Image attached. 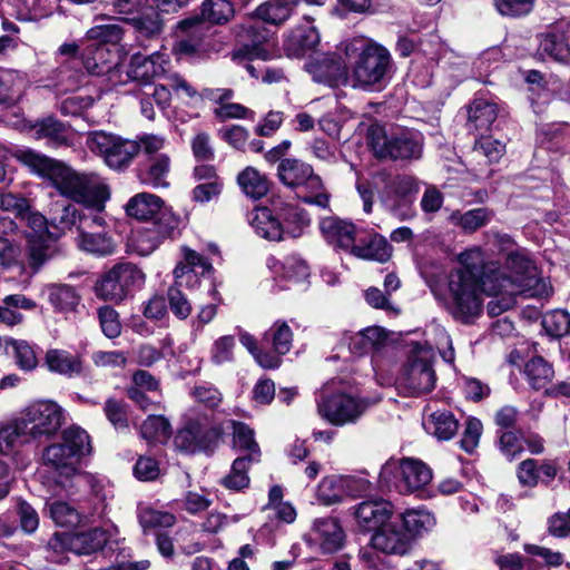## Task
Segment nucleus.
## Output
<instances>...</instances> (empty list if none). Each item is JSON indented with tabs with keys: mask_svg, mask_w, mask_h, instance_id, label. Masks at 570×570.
<instances>
[{
	"mask_svg": "<svg viewBox=\"0 0 570 570\" xmlns=\"http://www.w3.org/2000/svg\"><path fill=\"white\" fill-rule=\"evenodd\" d=\"M43 463L59 474L71 476L76 474L79 459L63 443L47 446L42 454Z\"/></svg>",
	"mask_w": 570,
	"mask_h": 570,
	"instance_id": "29",
	"label": "nucleus"
},
{
	"mask_svg": "<svg viewBox=\"0 0 570 570\" xmlns=\"http://www.w3.org/2000/svg\"><path fill=\"white\" fill-rule=\"evenodd\" d=\"M124 32L119 23L96 24L87 31V38L104 43H117L122 39Z\"/></svg>",
	"mask_w": 570,
	"mask_h": 570,
	"instance_id": "58",
	"label": "nucleus"
},
{
	"mask_svg": "<svg viewBox=\"0 0 570 570\" xmlns=\"http://www.w3.org/2000/svg\"><path fill=\"white\" fill-rule=\"evenodd\" d=\"M264 340L271 341L273 351L278 355H285L292 347L293 332L286 322L276 321L265 333Z\"/></svg>",
	"mask_w": 570,
	"mask_h": 570,
	"instance_id": "49",
	"label": "nucleus"
},
{
	"mask_svg": "<svg viewBox=\"0 0 570 570\" xmlns=\"http://www.w3.org/2000/svg\"><path fill=\"white\" fill-rule=\"evenodd\" d=\"M144 282L145 274L135 264L118 263L100 276L95 285V293L99 298L119 303Z\"/></svg>",
	"mask_w": 570,
	"mask_h": 570,
	"instance_id": "5",
	"label": "nucleus"
},
{
	"mask_svg": "<svg viewBox=\"0 0 570 570\" xmlns=\"http://www.w3.org/2000/svg\"><path fill=\"white\" fill-rule=\"evenodd\" d=\"M254 461L245 458H236L232 464L230 472L222 479V484L234 491H240L248 488L250 479L247 474Z\"/></svg>",
	"mask_w": 570,
	"mask_h": 570,
	"instance_id": "48",
	"label": "nucleus"
},
{
	"mask_svg": "<svg viewBox=\"0 0 570 570\" xmlns=\"http://www.w3.org/2000/svg\"><path fill=\"white\" fill-rule=\"evenodd\" d=\"M367 139L371 150L379 159L413 161L423 154V136L413 129H397L387 134L382 126L372 125Z\"/></svg>",
	"mask_w": 570,
	"mask_h": 570,
	"instance_id": "2",
	"label": "nucleus"
},
{
	"mask_svg": "<svg viewBox=\"0 0 570 570\" xmlns=\"http://www.w3.org/2000/svg\"><path fill=\"white\" fill-rule=\"evenodd\" d=\"M458 421L453 414L446 411L434 412L428 421V430L440 440L451 439L458 431Z\"/></svg>",
	"mask_w": 570,
	"mask_h": 570,
	"instance_id": "51",
	"label": "nucleus"
},
{
	"mask_svg": "<svg viewBox=\"0 0 570 570\" xmlns=\"http://www.w3.org/2000/svg\"><path fill=\"white\" fill-rule=\"evenodd\" d=\"M202 20L213 24H223L234 16V7L228 0H205L200 11Z\"/></svg>",
	"mask_w": 570,
	"mask_h": 570,
	"instance_id": "46",
	"label": "nucleus"
},
{
	"mask_svg": "<svg viewBox=\"0 0 570 570\" xmlns=\"http://www.w3.org/2000/svg\"><path fill=\"white\" fill-rule=\"evenodd\" d=\"M346 55H356L352 71L355 81L362 87L381 85L391 72L392 57L379 43L354 40L347 45Z\"/></svg>",
	"mask_w": 570,
	"mask_h": 570,
	"instance_id": "3",
	"label": "nucleus"
},
{
	"mask_svg": "<svg viewBox=\"0 0 570 570\" xmlns=\"http://www.w3.org/2000/svg\"><path fill=\"white\" fill-rule=\"evenodd\" d=\"M539 52L554 60H566L570 56L569 39L560 31L541 35Z\"/></svg>",
	"mask_w": 570,
	"mask_h": 570,
	"instance_id": "37",
	"label": "nucleus"
},
{
	"mask_svg": "<svg viewBox=\"0 0 570 570\" xmlns=\"http://www.w3.org/2000/svg\"><path fill=\"white\" fill-rule=\"evenodd\" d=\"M346 534L341 521L334 517H322L313 520L305 534V541L317 547L323 553L332 554L340 551L345 543Z\"/></svg>",
	"mask_w": 570,
	"mask_h": 570,
	"instance_id": "13",
	"label": "nucleus"
},
{
	"mask_svg": "<svg viewBox=\"0 0 570 570\" xmlns=\"http://www.w3.org/2000/svg\"><path fill=\"white\" fill-rule=\"evenodd\" d=\"M434 352L430 347H415L409 356L402 386L411 396H421L430 393L436 382L432 366Z\"/></svg>",
	"mask_w": 570,
	"mask_h": 570,
	"instance_id": "8",
	"label": "nucleus"
},
{
	"mask_svg": "<svg viewBox=\"0 0 570 570\" xmlns=\"http://www.w3.org/2000/svg\"><path fill=\"white\" fill-rule=\"evenodd\" d=\"M101 212H97L95 208L87 207L78 208L75 205L63 206L58 216H55L52 219L56 226L62 230L65 229H76L79 234L82 229L90 227V224H94L95 218Z\"/></svg>",
	"mask_w": 570,
	"mask_h": 570,
	"instance_id": "28",
	"label": "nucleus"
},
{
	"mask_svg": "<svg viewBox=\"0 0 570 570\" xmlns=\"http://www.w3.org/2000/svg\"><path fill=\"white\" fill-rule=\"evenodd\" d=\"M108 49L104 45L88 46L81 53V60L88 73L94 76H102L112 69V65L108 62Z\"/></svg>",
	"mask_w": 570,
	"mask_h": 570,
	"instance_id": "38",
	"label": "nucleus"
},
{
	"mask_svg": "<svg viewBox=\"0 0 570 570\" xmlns=\"http://www.w3.org/2000/svg\"><path fill=\"white\" fill-rule=\"evenodd\" d=\"M138 520L145 531L151 529L170 528L176 523L174 514L156 510L151 507H140Z\"/></svg>",
	"mask_w": 570,
	"mask_h": 570,
	"instance_id": "53",
	"label": "nucleus"
},
{
	"mask_svg": "<svg viewBox=\"0 0 570 570\" xmlns=\"http://www.w3.org/2000/svg\"><path fill=\"white\" fill-rule=\"evenodd\" d=\"M107 539L105 530L94 528L78 533H55L49 544L55 549L61 548L76 554H90L100 550Z\"/></svg>",
	"mask_w": 570,
	"mask_h": 570,
	"instance_id": "14",
	"label": "nucleus"
},
{
	"mask_svg": "<svg viewBox=\"0 0 570 570\" xmlns=\"http://www.w3.org/2000/svg\"><path fill=\"white\" fill-rule=\"evenodd\" d=\"M98 317L104 334L115 338L121 333V324L118 313L110 306H102L98 309Z\"/></svg>",
	"mask_w": 570,
	"mask_h": 570,
	"instance_id": "62",
	"label": "nucleus"
},
{
	"mask_svg": "<svg viewBox=\"0 0 570 570\" xmlns=\"http://www.w3.org/2000/svg\"><path fill=\"white\" fill-rule=\"evenodd\" d=\"M232 425L234 449L240 453L237 458H245L258 463L262 452L254 439V431L242 422L232 421Z\"/></svg>",
	"mask_w": 570,
	"mask_h": 570,
	"instance_id": "33",
	"label": "nucleus"
},
{
	"mask_svg": "<svg viewBox=\"0 0 570 570\" xmlns=\"http://www.w3.org/2000/svg\"><path fill=\"white\" fill-rule=\"evenodd\" d=\"M21 160L39 175L51 180L57 190L78 204L102 212L110 197L108 186L94 173H78L47 156L28 150Z\"/></svg>",
	"mask_w": 570,
	"mask_h": 570,
	"instance_id": "1",
	"label": "nucleus"
},
{
	"mask_svg": "<svg viewBox=\"0 0 570 570\" xmlns=\"http://www.w3.org/2000/svg\"><path fill=\"white\" fill-rule=\"evenodd\" d=\"M124 21L130 23L140 37L148 39L159 36L164 29L161 11L156 7L138 17L124 19Z\"/></svg>",
	"mask_w": 570,
	"mask_h": 570,
	"instance_id": "36",
	"label": "nucleus"
},
{
	"mask_svg": "<svg viewBox=\"0 0 570 570\" xmlns=\"http://www.w3.org/2000/svg\"><path fill=\"white\" fill-rule=\"evenodd\" d=\"M163 206L164 200L159 196L149 193H139L128 200L126 213L128 216L139 220H147L158 214Z\"/></svg>",
	"mask_w": 570,
	"mask_h": 570,
	"instance_id": "34",
	"label": "nucleus"
},
{
	"mask_svg": "<svg viewBox=\"0 0 570 570\" xmlns=\"http://www.w3.org/2000/svg\"><path fill=\"white\" fill-rule=\"evenodd\" d=\"M33 129L37 138L48 139V144L52 147L72 146L73 137L69 127L53 117L39 120Z\"/></svg>",
	"mask_w": 570,
	"mask_h": 570,
	"instance_id": "32",
	"label": "nucleus"
},
{
	"mask_svg": "<svg viewBox=\"0 0 570 570\" xmlns=\"http://www.w3.org/2000/svg\"><path fill=\"white\" fill-rule=\"evenodd\" d=\"M135 156H137L136 142L118 137L105 163L112 169L122 170L131 164Z\"/></svg>",
	"mask_w": 570,
	"mask_h": 570,
	"instance_id": "41",
	"label": "nucleus"
},
{
	"mask_svg": "<svg viewBox=\"0 0 570 570\" xmlns=\"http://www.w3.org/2000/svg\"><path fill=\"white\" fill-rule=\"evenodd\" d=\"M105 224L106 220L100 213L90 227L78 234L79 248L100 256L111 255L116 249V244L110 236L104 233Z\"/></svg>",
	"mask_w": 570,
	"mask_h": 570,
	"instance_id": "21",
	"label": "nucleus"
},
{
	"mask_svg": "<svg viewBox=\"0 0 570 570\" xmlns=\"http://www.w3.org/2000/svg\"><path fill=\"white\" fill-rule=\"evenodd\" d=\"M350 254L361 259L385 263L392 256V246L377 233L360 230Z\"/></svg>",
	"mask_w": 570,
	"mask_h": 570,
	"instance_id": "20",
	"label": "nucleus"
},
{
	"mask_svg": "<svg viewBox=\"0 0 570 570\" xmlns=\"http://www.w3.org/2000/svg\"><path fill=\"white\" fill-rule=\"evenodd\" d=\"M371 542L373 548L383 553L404 556L411 550L413 540L410 532L395 519L377 530Z\"/></svg>",
	"mask_w": 570,
	"mask_h": 570,
	"instance_id": "15",
	"label": "nucleus"
},
{
	"mask_svg": "<svg viewBox=\"0 0 570 570\" xmlns=\"http://www.w3.org/2000/svg\"><path fill=\"white\" fill-rule=\"evenodd\" d=\"M524 374L534 390H542L552 381L554 371L543 357L534 356L525 363Z\"/></svg>",
	"mask_w": 570,
	"mask_h": 570,
	"instance_id": "39",
	"label": "nucleus"
},
{
	"mask_svg": "<svg viewBox=\"0 0 570 570\" xmlns=\"http://www.w3.org/2000/svg\"><path fill=\"white\" fill-rule=\"evenodd\" d=\"M3 305L0 306V323L7 325H16L22 321V314L17 309L30 311L36 307V303L21 294L8 295L2 301Z\"/></svg>",
	"mask_w": 570,
	"mask_h": 570,
	"instance_id": "40",
	"label": "nucleus"
},
{
	"mask_svg": "<svg viewBox=\"0 0 570 570\" xmlns=\"http://www.w3.org/2000/svg\"><path fill=\"white\" fill-rule=\"evenodd\" d=\"M491 213L487 208H475L460 215L458 225L466 232H474L488 224Z\"/></svg>",
	"mask_w": 570,
	"mask_h": 570,
	"instance_id": "63",
	"label": "nucleus"
},
{
	"mask_svg": "<svg viewBox=\"0 0 570 570\" xmlns=\"http://www.w3.org/2000/svg\"><path fill=\"white\" fill-rule=\"evenodd\" d=\"M183 32L175 45V50L183 55H194L203 50L207 27L198 18L185 19L178 23Z\"/></svg>",
	"mask_w": 570,
	"mask_h": 570,
	"instance_id": "24",
	"label": "nucleus"
},
{
	"mask_svg": "<svg viewBox=\"0 0 570 570\" xmlns=\"http://www.w3.org/2000/svg\"><path fill=\"white\" fill-rule=\"evenodd\" d=\"M400 470L402 479L399 487L404 492L417 491L432 480L431 469L419 460L403 459Z\"/></svg>",
	"mask_w": 570,
	"mask_h": 570,
	"instance_id": "27",
	"label": "nucleus"
},
{
	"mask_svg": "<svg viewBox=\"0 0 570 570\" xmlns=\"http://www.w3.org/2000/svg\"><path fill=\"white\" fill-rule=\"evenodd\" d=\"M48 512L59 527H76L81 522V512L72 504L56 500L47 503Z\"/></svg>",
	"mask_w": 570,
	"mask_h": 570,
	"instance_id": "45",
	"label": "nucleus"
},
{
	"mask_svg": "<svg viewBox=\"0 0 570 570\" xmlns=\"http://www.w3.org/2000/svg\"><path fill=\"white\" fill-rule=\"evenodd\" d=\"M460 263L463 265V268L458 269L456 272H472L473 275L479 281H483L489 274L483 273V254L480 248H472L463 252L460 257Z\"/></svg>",
	"mask_w": 570,
	"mask_h": 570,
	"instance_id": "60",
	"label": "nucleus"
},
{
	"mask_svg": "<svg viewBox=\"0 0 570 570\" xmlns=\"http://www.w3.org/2000/svg\"><path fill=\"white\" fill-rule=\"evenodd\" d=\"M239 47L232 52L234 61L265 60L267 51L262 47L267 42L269 31L257 21L248 20L234 29Z\"/></svg>",
	"mask_w": 570,
	"mask_h": 570,
	"instance_id": "12",
	"label": "nucleus"
},
{
	"mask_svg": "<svg viewBox=\"0 0 570 570\" xmlns=\"http://www.w3.org/2000/svg\"><path fill=\"white\" fill-rule=\"evenodd\" d=\"M58 254L59 248L55 242L42 236H30L26 247L24 262L31 273L36 274Z\"/></svg>",
	"mask_w": 570,
	"mask_h": 570,
	"instance_id": "26",
	"label": "nucleus"
},
{
	"mask_svg": "<svg viewBox=\"0 0 570 570\" xmlns=\"http://www.w3.org/2000/svg\"><path fill=\"white\" fill-rule=\"evenodd\" d=\"M49 302L60 312L73 311L80 301L76 289L66 284L50 285L48 287Z\"/></svg>",
	"mask_w": 570,
	"mask_h": 570,
	"instance_id": "43",
	"label": "nucleus"
},
{
	"mask_svg": "<svg viewBox=\"0 0 570 570\" xmlns=\"http://www.w3.org/2000/svg\"><path fill=\"white\" fill-rule=\"evenodd\" d=\"M248 222L256 234L269 240L283 239L284 227L279 216H275L267 207L255 208L248 216Z\"/></svg>",
	"mask_w": 570,
	"mask_h": 570,
	"instance_id": "30",
	"label": "nucleus"
},
{
	"mask_svg": "<svg viewBox=\"0 0 570 570\" xmlns=\"http://www.w3.org/2000/svg\"><path fill=\"white\" fill-rule=\"evenodd\" d=\"M320 229L331 245L348 253L360 232L353 223L338 217L323 218L320 222Z\"/></svg>",
	"mask_w": 570,
	"mask_h": 570,
	"instance_id": "23",
	"label": "nucleus"
},
{
	"mask_svg": "<svg viewBox=\"0 0 570 570\" xmlns=\"http://www.w3.org/2000/svg\"><path fill=\"white\" fill-rule=\"evenodd\" d=\"M368 407V402L345 393L322 396L317 402L318 414L334 425L355 422Z\"/></svg>",
	"mask_w": 570,
	"mask_h": 570,
	"instance_id": "10",
	"label": "nucleus"
},
{
	"mask_svg": "<svg viewBox=\"0 0 570 570\" xmlns=\"http://www.w3.org/2000/svg\"><path fill=\"white\" fill-rule=\"evenodd\" d=\"M293 7L286 1L271 0L257 7L255 14L264 22L279 26L292 14Z\"/></svg>",
	"mask_w": 570,
	"mask_h": 570,
	"instance_id": "47",
	"label": "nucleus"
},
{
	"mask_svg": "<svg viewBox=\"0 0 570 570\" xmlns=\"http://www.w3.org/2000/svg\"><path fill=\"white\" fill-rule=\"evenodd\" d=\"M171 157L169 155L144 159L137 168V178L140 184L154 189L170 186Z\"/></svg>",
	"mask_w": 570,
	"mask_h": 570,
	"instance_id": "19",
	"label": "nucleus"
},
{
	"mask_svg": "<svg viewBox=\"0 0 570 570\" xmlns=\"http://www.w3.org/2000/svg\"><path fill=\"white\" fill-rule=\"evenodd\" d=\"M417 193L419 183L414 176L397 174L386 180L380 200L390 214L400 220H407L415 216Z\"/></svg>",
	"mask_w": 570,
	"mask_h": 570,
	"instance_id": "6",
	"label": "nucleus"
},
{
	"mask_svg": "<svg viewBox=\"0 0 570 570\" xmlns=\"http://www.w3.org/2000/svg\"><path fill=\"white\" fill-rule=\"evenodd\" d=\"M46 365L50 372L72 377L83 371L82 358L65 350L52 348L46 353Z\"/></svg>",
	"mask_w": 570,
	"mask_h": 570,
	"instance_id": "31",
	"label": "nucleus"
},
{
	"mask_svg": "<svg viewBox=\"0 0 570 570\" xmlns=\"http://www.w3.org/2000/svg\"><path fill=\"white\" fill-rule=\"evenodd\" d=\"M174 226L160 230L156 225L137 233L132 243L135 252L140 256L151 254L163 242L164 238L170 235Z\"/></svg>",
	"mask_w": 570,
	"mask_h": 570,
	"instance_id": "42",
	"label": "nucleus"
},
{
	"mask_svg": "<svg viewBox=\"0 0 570 570\" xmlns=\"http://www.w3.org/2000/svg\"><path fill=\"white\" fill-rule=\"evenodd\" d=\"M62 443L71 450L79 460L91 451L88 433L79 426H70L62 432Z\"/></svg>",
	"mask_w": 570,
	"mask_h": 570,
	"instance_id": "54",
	"label": "nucleus"
},
{
	"mask_svg": "<svg viewBox=\"0 0 570 570\" xmlns=\"http://www.w3.org/2000/svg\"><path fill=\"white\" fill-rule=\"evenodd\" d=\"M397 520L403 524V528L410 532L412 538L423 531L432 529L435 524L434 515L422 509L407 510Z\"/></svg>",
	"mask_w": 570,
	"mask_h": 570,
	"instance_id": "44",
	"label": "nucleus"
},
{
	"mask_svg": "<svg viewBox=\"0 0 570 570\" xmlns=\"http://www.w3.org/2000/svg\"><path fill=\"white\" fill-rule=\"evenodd\" d=\"M237 183L244 194L253 199H261L269 191V180L254 167H246L237 176Z\"/></svg>",
	"mask_w": 570,
	"mask_h": 570,
	"instance_id": "35",
	"label": "nucleus"
},
{
	"mask_svg": "<svg viewBox=\"0 0 570 570\" xmlns=\"http://www.w3.org/2000/svg\"><path fill=\"white\" fill-rule=\"evenodd\" d=\"M320 42V35L307 19L293 28L284 40V51L288 57L302 58L314 51Z\"/></svg>",
	"mask_w": 570,
	"mask_h": 570,
	"instance_id": "22",
	"label": "nucleus"
},
{
	"mask_svg": "<svg viewBox=\"0 0 570 570\" xmlns=\"http://www.w3.org/2000/svg\"><path fill=\"white\" fill-rule=\"evenodd\" d=\"M117 138L118 136L105 131H91L87 136L86 145L90 151L106 159Z\"/></svg>",
	"mask_w": 570,
	"mask_h": 570,
	"instance_id": "61",
	"label": "nucleus"
},
{
	"mask_svg": "<svg viewBox=\"0 0 570 570\" xmlns=\"http://www.w3.org/2000/svg\"><path fill=\"white\" fill-rule=\"evenodd\" d=\"M498 117L495 104L487 100H475L469 109V121L475 129H488Z\"/></svg>",
	"mask_w": 570,
	"mask_h": 570,
	"instance_id": "52",
	"label": "nucleus"
},
{
	"mask_svg": "<svg viewBox=\"0 0 570 570\" xmlns=\"http://www.w3.org/2000/svg\"><path fill=\"white\" fill-rule=\"evenodd\" d=\"M357 525L364 531H377L392 517V504L384 499L365 500L354 508Z\"/></svg>",
	"mask_w": 570,
	"mask_h": 570,
	"instance_id": "18",
	"label": "nucleus"
},
{
	"mask_svg": "<svg viewBox=\"0 0 570 570\" xmlns=\"http://www.w3.org/2000/svg\"><path fill=\"white\" fill-rule=\"evenodd\" d=\"M450 312L464 324L473 323L482 312V284L472 272H452L449 279Z\"/></svg>",
	"mask_w": 570,
	"mask_h": 570,
	"instance_id": "4",
	"label": "nucleus"
},
{
	"mask_svg": "<svg viewBox=\"0 0 570 570\" xmlns=\"http://www.w3.org/2000/svg\"><path fill=\"white\" fill-rule=\"evenodd\" d=\"M7 344L12 346L17 364L21 370L31 371L36 368L38 358L31 345L26 341H17L13 338L8 340Z\"/></svg>",
	"mask_w": 570,
	"mask_h": 570,
	"instance_id": "59",
	"label": "nucleus"
},
{
	"mask_svg": "<svg viewBox=\"0 0 570 570\" xmlns=\"http://www.w3.org/2000/svg\"><path fill=\"white\" fill-rule=\"evenodd\" d=\"M482 289L487 295L493 296L487 305L490 316H498L510 309L515 303L514 296L520 293L514 288L502 286L499 277L488 276L482 281Z\"/></svg>",
	"mask_w": 570,
	"mask_h": 570,
	"instance_id": "25",
	"label": "nucleus"
},
{
	"mask_svg": "<svg viewBox=\"0 0 570 570\" xmlns=\"http://www.w3.org/2000/svg\"><path fill=\"white\" fill-rule=\"evenodd\" d=\"M488 277H499L502 286L514 288L521 293L529 292L539 283L534 264L523 254L510 253L505 258V271H491Z\"/></svg>",
	"mask_w": 570,
	"mask_h": 570,
	"instance_id": "11",
	"label": "nucleus"
},
{
	"mask_svg": "<svg viewBox=\"0 0 570 570\" xmlns=\"http://www.w3.org/2000/svg\"><path fill=\"white\" fill-rule=\"evenodd\" d=\"M495 10L507 18H522L530 14L535 0H492Z\"/></svg>",
	"mask_w": 570,
	"mask_h": 570,
	"instance_id": "56",
	"label": "nucleus"
},
{
	"mask_svg": "<svg viewBox=\"0 0 570 570\" xmlns=\"http://www.w3.org/2000/svg\"><path fill=\"white\" fill-rule=\"evenodd\" d=\"M542 326L552 337H562L570 333V315L563 309L547 313L542 320Z\"/></svg>",
	"mask_w": 570,
	"mask_h": 570,
	"instance_id": "55",
	"label": "nucleus"
},
{
	"mask_svg": "<svg viewBox=\"0 0 570 570\" xmlns=\"http://www.w3.org/2000/svg\"><path fill=\"white\" fill-rule=\"evenodd\" d=\"M140 435L148 442H164L170 436V423L161 415H149L140 425Z\"/></svg>",
	"mask_w": 570,
	"mask_h": 570,
	"instance_id": "50",
	"label": "nucleus"
},
{
	"mask_svg": "<svg viewBox=\"0 0 570 570\" xmlns=\"http://www.w3.org/2000/svg\"><path fill=\"white\" fill-rule=\"evenodd\" d=\"M167 62L165 56L159 52L149 56L135 53L130 58L126 72L132 81L147 85L165 75Z\"/></svg>",
	"mask_w": 570,
	"mask_h": 570,
	"instance_id": "17",
	"label": "nucleus"
},
{
	"mask_svg": "<svg viewBox=\"0 0 570 570\" xmlns=\"http://www.w3.org/2000/svg\"><path fill=\"white\" fill-rule=\"evenodd\" d=\"M63 410L52 401H40L29 405L20 416V431L30 440L49 439L63 424Z\"/></svg>",
	"mask_w": 570,
	"mask_h": 570,
	"instance_id": "7",
	"label": "nucleus"
},
{
	"mask_svg": "<svg viewBox=\"0 0 570 570\" xmlns=\"http://www.w3.org/2000/svg\"><path fill=\"white\" fill-rule=\"evenodd\" d=\"M105 415L116 429L128 428L126 404L116 399H108L104 406Z\"/></svg>",
	"mask_w": 570,
	"mask_h": 570,
	"instance_id": "64",
	"label": "nucleus"
},
{
	"mask_svg": "<svg viewBox=\"0 0 570 570\" xmlns=\"http://www.w3.org/2000/svg\"><path fill=\"white\" fill-rule=\"evenodd\" d=\"M279 180L291 187L306 186L309 190H320L323 188L321 177L314 174L313 167L296 158H284L277 167Z\"/></svg>",
	"mask_w": 570,
	"mask_h": 570,
	"instance_id": "16",
	"label": "nucleus"
},
{
	"mask_svg": "<svg viewBox=\"0 0 570 570\" xmlns=\"http://www.w3.org/2000/svg\"><path fill=\"white\" fill-rule=\"evenodd\" d=\"M222 429L207 419L188 421L175 435V448L185 453L213 451L222 436Z\"/></svg>",
	"mask_w": 570,
	"mask_h": 570,
	"instance_id": "9",
	"label": "nucleus"
},
{
	"mask_svg": "<svg viewBox=\"0 0 570 570\" xmlns=\"http://www.w3.org/2000/svg\"><path fill=\"white\" fill-rule=\"evenodd\" d=\"M137 146V155L141 153L144 159L153 158L156 156L168 155L164 151L166 147V138L155 134H144L134 140Z\"/></svg>",
	"mask_w": 570,
	"mask_h": 570,
	"instance_id": "57",
	"label": "nucleus"
}]
</instances>
